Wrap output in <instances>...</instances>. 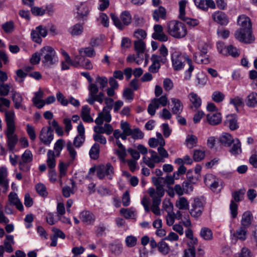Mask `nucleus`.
Here are the masks:
<instances>
[{
	"label": "nucleus",
	"mask_w": 257,
	"mask_h": 257,
	"mask_svg": "<svg viewBox=\"0 0 257 257\" xmlns=\"http://www.w3.org/2000/svg\"><path fill=\"white\" fill-rule=\"evenodd\" d=\"M246 105L251 108H253L257 104V93L252 92L247 97Z\"/></svg>",
	"instance_id": "nucleus-20"
},
{
	"label": "nucleus",
	"mask_w": 257,
	"mask_h": 257,
	"mask_svg": "<svg viewBox=\"0 0 257 257\" xmlns=\"http://www.w3.org/2000/svg\"><path fill=\"white\" fill-rule=\"evenodd\" d=\"M187 63L189 65V68L184 72V79L189 80L192 76V72L194 69V66L193 65V61L190 58L188 59Z\"/></svg>",
	"instance_id": "nucleus-30"
},
{
	"label": "nucleus",
	"mask_w": 257,
	"mask_h": 257,
	"mask_svg": "<svg viewBox=\"0 0 257 257\" xmlns=\"http://www.w3.org/2000/svg\"><path fill=\"white\" fill-rule=\"evenodd\" d=\"M190 240V242L188 244L189 246L188 250L189 252L185 250L183 257H195L196 251L194 245L198 243V239L193 236L192 238H191Z\"/></svg>",
	"instance_id": "nucleus-10"
},
{
	"label": "nucleus",
	"mask_w": 257,
	"mask_h": 257,
	"mask_svg": "<svg viewBox=\"0 0 257 257\" xmlns=\"http://www.w3.org/2000/svg\"><path fill=\"white\" fill-rule=\"evenodd\" d=\"M237 24L240 28L234 32V37L239 42L249 44L255 41L252 34V24L250 19L244 15L239 16L237 19Z\"/></svg>",
	"instance_id": "nucleus-1"
},
{
	"label": "nucleus",
	"mask_w": 257,
	"mask_h": 257,
	"mask_svg": "<svg viewBox=\"0 0 257 257\" xmlns=\"http://www.w3.org/2000/svg\"><path fill=\"white\" fill-rule=\"evenodd\" d=\"M56 100V98L54 96L51 95L47 97V98L44 100H39V102L42 103L41 104L38 106V108L41 109L45 105V104H50L51 103H54Z\"/></svg>",
	"instance_id": "nucleus-59"
},
{
	"label": "nucleus",
	"mask_w": 257,
	"mask_h": 257,
	"mask_svg": "<svg viewBox=\"0 0 257 257\" xmlns=\"http://www.w3.org/2000/svg\"><path fill=\"white\" fill-rule=\"evenodd\" d=\"M76 18L78 21H86L90 10L88 5L86 2H82L80 5L76 6Z\"/></svg>",
	"instance_id": "nucleus-7"
},
{
	"label": "nucleus",
	"mask_w": 257,
	"mask_h": 257,
	"mask_svg": "<svg viewBox=\"0 0 257 257\" xmlns=\"http://www.w3.org/2000/svg\"><path fill=\"white\" fill-rule=\"evenodd\" d=\"M226 53V56L229 55L233 58H237L240 55V52L238 50L232 45L227 46Z\"/></svg>",
	"instance_id": "nucleus-34"
},
{
	"label": "nucleus",
	"mask_w": 257,
	"mask_h": 257,
	"mask_svg": "<svg viewBox=\"0 0 257 257\" xmlns=\"http://www.w3.org/2000/svg\"><path fill=\"white\" fill-rule=\"evenodd\" d=\"M195 81L197 86L202 87L206 84L207 81V77L203 72L198 73L196 75Z\"/></svg>",
	"instance_id": "nucleus-28"
},
{
	"label": "nucleus",
	"mask_w": 257,
	"mask_h": 257,
	"mask_svg": "<svg viewBox=\"0 0 257 257\" xmlns=\"http://www.w3.org/2000/svg\"><path fill=\"white\" fill-rule=\"evenodd\" d=\"M168 31L171 36L176 38H183L187 33L185 25L177 21H172L169 23Z\"/></svg>",
	"instance_id": "nucleus-5"
},
{
	"label": "nucleus",
	"mask_w": 257,
	"mask_h": 257,
	"mask_svg": "<svg viewBox=\"0 0 257 257\" xmlns=\"http://www.w3.org/2000/svg\"><path fill=\"white\" fill-rule=\"evenodd\" d=\"M131 136L134 140H136L143 139L144 134L139 128L137 127L132 130Z\"/></svg>",
	"instance_id": "nucleus-40"
},
{
	"label": "nucleus",
	"mask_w": 257,
	"mask_h": 257,
	"mask_svg": "<svg viewBox=\"0 0 257 257\" xmlns=\"http://www.w3.org/2000/svg\"><path fill=\"white\" fill-rule=\"evenodd\" d=\"M171 102L174 105L172 109V112L174 114L179 115L181 113L183 109V103L179 99L176 98H171Z\"/></svg>",
	"instance_id": "nucleus-16"
},
{
	"label": "nucleus",
	"mask_w": 257,
	"mask_h": 257,
	"mask_svg": "<svg viewBox=\"0 0 257 257\" xmlns=\"http://www.w3.org/2000/svg\"><path fill=\"white\" fill-rule=\"evenodd\" d=\"M34 219V215L32 213L28 214L24 218L25 222V227L27 229L31 228L33 227L32 222Z\"/></svg>",
	"instance_id": "nucleus-47"
},
{
	"label": "nucleus",
	"mask_w": 257,
	"mask_h": 257,
	"mask_svg": "<svg viewBox=\"0 0 257 257\" xmlns=\"http://www.w3.org/2000/svg\"><path fill=\"white\" fill-rule=\"evenodd\" d=\"M252 218V214L250 211L244 212L241 220V226L247 228L251 223Z\"/></svg>",
	"instance_id": "nucleus-17"
},
{
	"label": "nucleus",
	"mask_w": 257,
	"mask_h": 257,
	"mask_svg": "<svg viewBox=\"0 0 257 257\" xmlns=\"http://www.w3.org/2000/svg\"><path fill=\"white\" fill-rule=\"evenodd\" d=\"M123 96L127 100H133L134 98L133 90L130 88H126L124 89Z\"/></svg>",
	"instance_id": "nucleus-57"
},
{
	"label": "nucleus",
	"mask_w": 257,
	"mask_h": 257,
	"mask_svg": "<svg viewBox=\"0 0 257 257\" xmlns=\"http://www.w3.org/2000/svg\"><path fill=\"white\" fill-rule=\"evenodd\" d=\"M197 138L193 135H188L186 139V142L188 148H191L197 143Z\"/></svg>",
	"instance_id": "nucleus-42"
},
{
	"label": "nucleus",
	"mask_w": 257,
	"mask_h": 257,
	"mask_svg": "<svg viewBox=\"0 0 257 257\" xmlns=\"http://www.w3.org/2000/svg\"><path fill=\"white\" fill-rule=\"evenodd\" d=\"M31 37L32 38V40L38 43V44H41L42 39L41 38V36L38 33V32L36 30H32L31 33Z\"/></svg>",
	"instance_id": "nucleus-64"
},
{
	"label": "nucleus",
	"mask_w": 257,
	"mask_h": 257,
	"mask_svg": "<svg viewBox=\"0 0 257 257\" xmlns=\"http://www.w3.org/2000/svg\"><path fill=\"white\" fill-rule=\"evenodd\" d=\"M181 20L185 22L188 26L192 27L197 26L199 25V22L197 19H192L184 16L182 19H180Z\"/></svg>",
	"instance_id": "nucleus-48"
},
{
	"label": "nucleus",
	"mask_w": 257,
	"mask_h": 257,
	"mask_svg": "<svg viewBox=\"0 0 257 257\" xmlns=\"http://www.w3.org/2000/svg\"><path fill=\"white\" fill-rule=\"evenodd\" d=\"M189 57L186 53L175 52L171 55L172 67L174 71H179L184 68L185 63L188 61Z\"/></svg>",
	"instance_id": "nucleus-6"
},
{
	"label": "nucleus",
	"mask_w": 257,
	"mask_h": 257,
	"mask_svg": "<svg viewBox=\"0 0 257 257\" xmlns=\"http://www.w3.org/2000/svg\"><path fill=\"white\" fill-rule=\"evenodd\" d=\"M10 86L8 84L2 83L0 84V95L1 96H6L9 93Z\"/></svg>",
	"instance_id": "nucleus-58"
},
{
	"label": "nucleus",
	"mask_w": 257,
	"mask_h": 257,
	"mask_svg": "<svg viewBox=\"0 0 257 257\" xmlns=\"http://www.w3.org/2000/svg\"><path fill=\"white\" fill-rule=\"evenodd\" d=\"M96 82L99 84L100 88L103 89L106 86L108 80L105 76H98L96 78Z\"/></svg>",
	"instance_id": "nucleus-60"
},
{
	"label": "nucleus",
	"mask_w": 257,
	"mask_h": 257,
	"mask_svg": "<svg viewBox=\"0 0 257 257\" xmlns=\"http://www.w3.org/2000/svg\"><path fill=\"white\" fill-rule=\"evenodd\" d=\"M206 119L208 123L211 125L219 124L222 120L221 114L220 112H216L212 114H208Z\"/></svg>",
	"instance_id": "nucleus-13"
},
{
	"label": "nucleus",
	"mask_w": 257,
	"mask_h": 257,
	"mask_svg": "<svg viewBox=\"0 0 257 257\" xmlns=\"http://www.w3.org/2000/svg\"><path fill=\"white\" fill-rule=\"evenodd\" d=\"M135 49L138 54L140 53H144L146 48V45L142 39L135 41L134 43Z\"/></svg>",
	"instance_id": "nucleus-32"
},
{
	"label": "nucleus",
	"mask_w": 257,
	"mask_h": 257,
	"mask_svg": "<svg viewBox=\"0 0 257 257\" xmlns=\"http://www.w3.org/2000/svg\"><path fill=\"white\" fill-rule=\"evenodd\" d=\"M187 1L186 0H181L179 2V19H182L185 16V8L186 5Z\"/></svg>",
	"instance_id": "nucleus-53"
},
{
	"label": "nucleus",
	"mask_w": 257,
	"mask_h": 257,
	"mask_svg": "<svg viewBox=\"0 0 257 257\" xmlns=\"http://www.w3.org/2000/svg\"><path fill=\"white\" fill-rule=\"evenodd\" d=\"M42 65L50 68L58 61V57L54 49L50 46H45L40 49Z\"/></svg>",
	"instance_id": "nucleus-3"
},
{
	"label": "nucleus",
	"mask_w": 257,
	"mask_h": 257,
	"mask_svg": "<svg viewBox=\"0 0 257 257\" xmlns=\"http://www.w3.org/2000/svg\"><path fill=\"white\" fill-rule=\"evenodd\" d=\"M31 12L34 16H42L46 13V9L43 7L33 6L30 7Z\"/></svg>",
	"instance_id": "nucleus-38"
},
{
	"label": "nucleus",
	"mask_w": 257,
	"mask_h": 257,
	"mask_svg": "<svg viewBox=\"0 0 257 257\" xmlns=\"http://www.w3.org/2000/svg\"><path fill=\"white\" fill-rule=\"evenodd\" d=\"M176 206L181 210L189 209V203L187 199L184 197H180L178 201L176 203Z\"/></svg>",
	"instance_id": "nucleus-31"
},
{
	"label": "nucleus",
	"mask_w": 257,
	"mask_h": 257,
	"mask_svg": "<svg viewBox=\"0 0 257 257\" xmlns=\"http://www.w3.org/2000/svg\"><path fill=\"white\" fill-rule=\"evenodd\" d=\"M211 98L215 102L220 103L224 100L225 95L221 91H215L212 94Z\"/></svg>",
	"instance_id": "nucleus-37"
},
{
	"label": "nucleus",
	"mask_w": 257,
	"mask_h": 257,
	"mask_svg": "<svg viewBox=\"0 0 257 257\" xmlns=\"http://www.w3.org/2000/svg\"><path fill=\"white\" fill-rule=\"evenodd\" d=\"M153 19L158 22L160 19H165L166 17V10L163 6H160L158 9H155L152 13Z\"/></svg>",
	"instance_id": "nucleus-14"
},
{
	"label": "nucleus",
	"mask_w": 257,
	"mask_h": 257,
	"mask_svg": "<svg viewBox=\"0 0 257 257\" xmlns=\"http://www.w3.org/2000/svg\"><path fill=\"white\" fill-rule=\"evenodd\" d=\"M68 31L72 36L80 35L83 31V25L77 23L70 28Z\"/></svg>",
	"instance_id": "nucleus-21"
},
{
	"label": "nucleus",
	"mask_w": 257,
	"mask_h": 257,
	"mask_svg": "<svg viewBox=\"0 0 257 257\" xmlns=\"http://www.w3.org/2000/svg\"><path fill=\"white\" fill-rule=\"evenodd\" d=\"M205 157V153L200 150H196L194 151L193 160L195 162H198L202 160Z\"/></svg>",
	"instance_id": "nucleus-46"
},
{
	"label": "nucleus",
	"mask_w": 257,
	"mask_h": 257,
	"mask_svg": "<svg viewBox=\"0 0 257 257\" xmlns=\"http://www.w3.org/2000/svg\"><path fill=\"white\" fill-rule=\"evenodd\" d=\"M137 239L133 236H128L125 238V242L127 246L132 247L137 244Z\"/></svg>",
	"instance_id": "nucleus-62"
},
{
	"label": "nucleus",
	"mask_w": 257,
	"mask_h": 257,
	"mask_svg": "<svg viewBox=\"0 0 257 257\" xmlns=\"http://www.w3.org/2000/svg\"><path fill=\"white\" fill-rule=\"evenodd\" d=\"M220 143L224 147H230L233 142V140L231 135L225 133L220 138Z\"/></svg>",
	"instance_id": "nucleus-25"
},
{
	"label": "nucleus",
	"mask_w": 257,
	"mask_h": 257,
	"mask_svg": "<svg viewBox=\"0 0 257 257\" xmlns=\"http://www.w3.org/2000/svg\"><path fill=\"white\" fill-rule=\"evenodd\" d=\"M67 150L69 152L71 160H74L77 156V152L72 146L71 141H68L66 145Z\"/></svg>",
	"instance_id": "nucleus-44"
},
{
	"label": "nucleus",
	"mask_w": 257,
	"mask_h": 257,
	"mask_svg": "<svg viewBox=\"0 0 257 257\" xmlns=\"http://www.w3.org/2000/svg\"><path fill=\"white\" fill-rule=\"evenodd\" d=\"M2 27L5 33H12L15 29L14 23L13 21H8L3 24Z\"/></svg>",
	"instance_id": "nucleus-39"
},
{
	"label": "nucleus",
	"mask_w": 257,
	"mask_h": 257,
	"mask_svg": "<svg viewBox=\"0 0 257 257\" xmlns=\"http://www.w3.org/2000/svg\"><path fill=\"white\" fill-rule=\"evenodd\" d=\"M41 60H42V55L40 54V50L39 52H36L33 54L30 59V63L33 65L38 64Z\"/></svg>",
	"instance_id": "nucleus-56"
},
{
	"label": "nucleus",
	"mask_w": 257,
	"mask_h": 257,
	"mask_svg": "<svg viewBox=\"0 0 257 257\" xmlns=\"http://www.w3.org/2000/svg\"><path fill=\"white\" fill-rule=\"evenodd\" d=\"M229 209L230 210L231 217L232 218H236L238 213V205L236 203L234 202V201H230Z\"/></svg>",
	"instance_id": "nucleus-49"
},
{
	"label": "nucleus",
	"mask_w": 257,
	"mask_h": 257,
	"mask_svg": "<svg viewBox=\"0 0 257 257\" xmlns=\"http://www.w3.org/2000/svg\"><path fill=\"white\" fill-rule=\"evenodd\" d=\"M110 16L113 25L120 31L123 30L125 27L129 26L132 22V16L127 11L122 12L119 18L113 13H111Z\"/></svg>",
	"instance_id": "nucleus-4"
},
{
	"label": "nucleus",
	"mask_w": 257,
	"mask_h": 257,
	"mask_svg": "<svg viewBox=\"0 0 257 257\" xmlns=\"http://www.w3.org/2000/svg\"><path fill=\"white\" fill-rule=\"evenodd\" d=\"M17 77L15 78V80L19 83H23L28 73L23 71L21 69H18L16 71Z\"/></svg>",
	"instance_id": "nucleus-41"
},
{
	"label": "nucleus",
	"mask_w": 257,
	"mask_h": 257,
	"mask_svg": "<svg viewBox=\"0 0 257 257\" xmlns=\"http://www.w3.org/2000/svg\"><path fill=\"white\" fill-rule=\"evenodd\" d=\"M26 131L31 140H35L36 138V134L34 127L28 123L27 124Z\"/></svg>",
	"instance_id": "nucleus-51"
},
{
	"label": "nucleus",
	"mask_w": 257,
	"mask_h": 257,
	"mask_svg": "<svg viewBox=\"0 0 257 257\" xmlns=\"http://www.w3.org/2000/svg\"><path fill=\"white\" fill-rule=\"evenodd\" d=\"M251 251L247 248L244 247L238 254L234 255V257H252Z\"/></svg>",
	"instance_id": "nucleus-50"
},
{
	"label": "nucleus",
	"mask_w": 257,
	"mask_h": 257,
	"mask_svg": "<svg viewBox=\"0 0 257 257\" xmlns=\"http://www.w3.org/2000/svg\"><path fill=\"white\" fill-rule=\"evenodd\" d=\"M106 228L103 223L99 224L95 230V234L97 237H102L105 233Z\"/></svg>",
	"instance_id": "nucleus-61"
},
{
	"label": "nucleus",
	"mask_w": 257,
	"mask_h": 257,
	"mask_svg": "<svg viewBox=\"0 0 257 257\" xmlns=\"http://www.w3.org/2000/svg\"><path fill=\"white\" fill-rule=\"evenodd\" d=\"M200 236L205 240H210L213 238L212 230L206 227L201 228L200 232Z\"/></svg>",
	"instance_id": "nucleus-22"
},
{
	"label": "nucleus",
	"mask_w": 257,
	"mask_h": 257,
	"mask_svg": "<svg viewBox=\"0 0 257 257\" xmlns=\"http://www.w3.org/2000/svg\"><path fill=\"white\" fill-rule=\"evenodd\" d=\"M148 193L149 195L153 199V205L154 206H159L161 202L162 197L156 195V190L153 187H150L148 189Z\"/></svg>",
	"instance_id": "nucleus-24"
},
{
	"label": "nucleus",
	"mask_w": 257,
	"mask_h": 257,
	"mask_svg": "<svg viewBox=\"0 0 257 257\" xmlns=\"http://www.w3.org/2000/svg\"><path fill=\"white\" fill-rule=\"evenodd\" d=\"M104 172L105 175L107 176L108 179H111L114 171L113 166L110 163H107L106 166H104Z\"/></svg>",
	"instance_id": "nucleus-52"
},
{
	"label": "nucleus",
	"mask_w": 257,
	"mask_h": 257,
	"mask_svg": "<svg viewBox=\"0 0 257 257\" xmlns=\"http://www.w3.org/2000/svg\"><path fill=\"white\" fill-rule=\"evenodd\" d=\"M12 98L14 103L15 107L16 109H19L21 105L23 98L21 94L16 91H12Z\"/></svg>",
	"instance_id": "nucleus-23"
},
{
	"label": "nucleus",
	"mask_w": 257,
	"mask_h": 257,
	"mask_svg": "<svg viewBox=\"0 0 257 257\" xmlns=\"http://www.w3.org/2000/svg\"><path fill=\"white\" fill-rule=\"evenodd\" d=\"M229 123V128L231 131L237 130L239 127L237 124V117L236 114H232L227 116L226 119L224 121V123L227 124Z\"/></svg>",
	"instance_id": "nucleus-15"
},
{
	"label": "nucleus",
	"mask_w": 257,
	"mask_h": 257,
	"mask_svg": "<svg viewBox=\"0 0 257 257\" xmlns=\"http://www.w3.org/2000/svg\"><path fill=\"white\" fill-rule=\"evenodd\" d=\"M80 218L81 221L87 224H90L95 221L94 215L90 211L83 210L80 214Z\"/></svg>",
	"instance_id": "nucleus-11"
},
{
	"label": "nucleus",
	"mask_w": 257,
	"mask_h": 257,
	"mask_svg": "<svg viewBox=\"0 0 257 257\" xmlns=\"http://www.w3.org/2000/svg\"><path fill=\"white\" fill-rule=\"evenodd\" d=\"M154 33L152 34V38L160 42H166L168 40V36L164 33L163 28L160 24H155L153 27Z\"/></svg>",
	"instance_id": "nucleus-8"
},
{
	"label": "nucleus",
	"mask_w": 257,
	"mask_h": 257,
	"mask_svg": "<svg viewBox=\"0 0 257 257\" xmlns=\"http://www.w3.org/2000/svg\"><path fill=\"white\" fill-rule=\"evenodd\" d=\"M158 248L159 252L164 255L168 254L170 250L169 245L163 239L158 242Z\"/></svg>",
	"instance_id": "nucleus-36"
},
{
	"label": "nucleus",
	"mask_w": 257,
	"mask_h": 257,
	"mask_svg": "<svg viewBox=\"0 0 257 257\" xmlns=\"http://www.w3.org/2000/svg\"><path fill=\"white\" fill-rule=\"evenodd\" d=\"M190 100L192 103L194 107L197 109L199 108L202 103V100L200 97L198 95L194 92H191L190 93Z\"/></svg>",
	"instance_id": "nucleus-29"
},
{
	"label": "nucleus",
	"mask_w": 257,
	"mask_h": 257,
	"mask_svg": "<svg viewBox=\"0 0 257 257\" xmlns=\"http://www.w3.org/2000/svg\"><path fill=\"white\" fill-rule=\"evenodd\" d=\"M100 147L98 144L94 143L89 152L90 158L93 160H96L99 157Z\"/></svg>",
	"instance_id": "nucleus-18"
},
{
	"label": "nucleus",
	"mask_w": 257,
	"mask_h": 257,
	"mask_svg": "<svg viewBox=\"0 0 257 257\" xmlns=\"http://www.w3.org/2000/svg\"><path fill=\"white\" fill-rule=\"evenodd\" d=\"M19 169L23 172H29L31 168V164L24 163L22 162L19 161Z\"/></svg>",
	"instance_id": "nucleus-63"
},
{
	"label": "nucleus",
	"mask_w": 257,
	"mask_h": 257,
	"mask_svg": "<svg viewBox=\"0 0 257 257\" xmlns=\"http://www.w3.org/2000/svg\"><path fill=\"white\" fill-rule=\"evenodd\" d=\"M120 128L122 130V132L126 134V135H131L132 134V128L130 127V124L127 121H121Z\"/></svg>",
	"instance_id": "nucleus-54"
},
{
	"label": "nucleus",
	"mask_w": 257,
	"mask_h": 257,
	"mask_svg": "<svg viewBox=\"0 0 257 257\" xmlns=\"http://www.w3.org/2000/svg\"><path fill=\"white\" fill-rule=\"evenodd\" d=\"M15 117V113L13 110H6L5 121L7 125L6 135L8 147L11 151L14 150L19 141L17 135L15 134L16 128Z\"/></svg>",
	"instance_id": "nucleus-2"
},
{
	"label": "nucleus",
	"mask_w": 257,
	"mask_h": 257,
	"mask_svg": "<svg viewBox=\"0 0 257 257\" xmlns=\"http://www.w3.org/2000/svg\"><path fill=\"white\" fill-rule=\"evenodd\" d=\"M229 152L233 155H238L241 152L240 142L237 140V142L233 144L232 147L230 149Z\"/></svg>",
	"instance_id": "nucleus-45"
},
{
	"label": "nucleus",
	"mask_w": 257,
	"mask_h": 257,
	"mask_svg": "<svg viewBox=\"0 0 257 257\" xmlns=\"http://www.w3.org/2000/svg\"><path fill=\"white\" fill-rule=\"evenodd\" d=\"M35 189L37 193L41 196L43 197H47L48 193L47 191L46 186L42 183H39L36 185Z\"/></svg>",
	"instance_id": "nucleus-33"
},
{
	"label": "nucleus",
	"mask_w": 257,
	"mask_h": 257,
	"mask_svg": "<svg viewBox=\"0 0 257 257\" xmlns=\"http://www.w3.org/2000/svg\"><path fill=\"white\" fill-rule=\"evenodd\" d=\"M33 159V156L32 152L29 150H26L22 155L21 160L19 161L24 163L31 164Z\"/></svg>",
	"instance_id": "nucleus-27"
},
{
	"label": "nucleus",
	"mask_w": 257,
	"mask_h": 257,
	"mask_svg": "<svg viewBox=\"0 0 257 257\" xmlns=\"http://www.w3.org/2000/svg\"><path fill=\"white\" fill-rule=\"evenodd\" d=\"M247 228L241 226L236 231L235 235L237 238L243 241L246 238Z\"/></svg>",
	"instance_id": "nucleus-35"
},
{
	"label": "nucleus",
	"mask_w": 257,
	"mask_h": 257,
	"mask_svg": "<svg viewBox=\"0 0 257 257\" xmlns=\"http://www.w3.org/2000/svg\"><path fill=\"white\" fill-rule=\"evenodd\" d=\"M212 18L215 22L222 26H226L229 22L226 15L221 11L215 12L212 15Z\"/></svg>",
	"instance_id": "nucleus-9"
},
{
	"label": "nucleus",
	"mask_w": 257,
	"mask_h": 257,
	"mask_svg": "<svg viewBox=\"0 0 257 257\" xmlns=\"http://www.w3.org/2000/svg\"><path fill=\"white\" fill-rule=\"evenodd\" d=\"M133 25L136 27H142L144 24V19L143 17H140L138 15L136 14L134 16Z\"/></svg>",
	"instance_id": "nucleus-55"
},
{
	"label": "nucleus",
	"mask_w": 257,
	"mask_h": 257,
	"mask_svg": "<svg viewBox=\"0 0 257 257\" xmlns=\"http://www.w3.org/2000/svg\"><path fill=\"white\" fill-rule=\"evenodd\" d=\"M229 104L233 105L234 107H236V106H240V107L244 106L243 99L239 96L231 98L230 99Z\"/></svg>",
	"instance_id": "nucleus-43"
},
{
	"label": "nucleus",
	"mask_w": 257,
	"mask_h": 257,
	"mask_svg": "<svg viewBox=\"0 0 257 257\" xmlns=\"http://www.w3.org/2000/svg\"><path fill=\"white\" fill-rule=\"evenodd\" d=\"M47 165L50 168V170H53L56 166L54 152L52 150H49L47 153Z\"/></svg>",
	"instance_id": "nucleus-26"
},
{
	"label": "nucleus",
	"mask_w": 257,
	"mask_h": 257,
	"mask_svg": "<svg viewBox=\"0 0 257 257\" xmlns=\"http://www.w3.org/2000/svg\"><path fill=\"white\" fill-rule=\"evenodd\" d=\"M245 193V190L244 188L235 190L231 193V196L233 199L231 201H234L235 203L241 201L243 199Z\"/></svg>",
	"instance_id": "nucleus-19"
},
{
	"label": "nucleus",
	"mask_w": 257,
	"mask_h": 257,
	"mask_svg": "<svg viewBox=\"0 0 257 257\" xmlns=\"http://www.w3.org/2000/svg\"><path fill=\"white\" fill-rule=\"evenodd\" d=\"M54 138L53 129L51 126L47 127V133L40 136V140L45 145L48 146L50 144Z\"/></svg>",
	"instance_id": "nucleus-12"
}]
</instances>
